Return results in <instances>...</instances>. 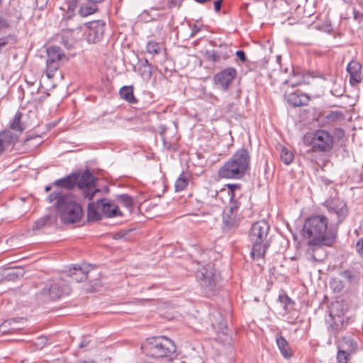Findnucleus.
Segmentation results:
<instances>
[{
    "mask_svg": "<svg viewBox=\"0 0 363 363\" xmlns=\"http://www.w3.org/2000/svg\"><path fill=\"white\" fill-rule=\"evenodd\" d=\"M334 312L330 313V319L328 320V332L329 333V341L331 340L332 337H337V335L340 331L345 330L347 322L345 321L343 316L340 315H335Z\"/></svg>",
    "mask_w": 363,
    "mask_h": 363,
    "instance_id": "obj_15",
    "label": "nucleus"
},
{
    "mask_svg": "<svg viewBox=\"0 0 363 363\" xmlns=\"http://www.w3.org/2000/svg\"><path fill=\"white\" fill-rule=\"evenodd\" d=\"M15 323L16 320L14 319H9L5 320L0 325V333L6 334L9 333L13 330H15L16 328L12 325Z\"/></svg>",
    "mask_w": 363,
    "mask_h": 363,
    "instance_id": "obj_35",
    "label": "nucleus"
},
{
    "mask_svg": "<svg viewBox=\"0 0 363 363\" xmlns=\"http://www.w3.org/2000/svg\"><path fill=\"white\" fill-rule=\"evenodd\" d=\"M189 184V178L184 174L179 175L175 182L174 188L176 191H182L185 189Z\"/></svg>",
    "mask_w": 363,
    "mask_h": 363,
    "instance_id": "obj_32",
    "label": "nucleus"
},
{
    "mask_svg": "<svg viewBox=\"0 0 363 363\" xmlns=\"http://www.w3.org/2000/svg\"><path fill=\"white\" fill-rule=\"evenodd\" d=\"M311 258L313 259V260H316L317 259L315 258V255H311Z\"/></svg>",
    "mask_w": 363,
    "mask_h": 363,
    "instance_id": "obj_59",
    "label": "nucleus"
},
{
    "mask_svg": "<svg viewBox=\"0 0 363 363\" xmlns=\"http://www.w3.org/2000/svg\"><path fill=\"white\" fill-rule=\"evenodd\" d=\"M23 275V271L21 268H17L16 271H13L12 272L8 274V276H12L16 277H22Z\"/></svg>",
    "mask_w": 363,
    "mask_h": 363,
    "instance_id": "obj_47",
    "label": "nucleus"
},
{
    "mask_svg": "<svg viewBox=\"0 0 363 363\" xmlns=\"http://www.w3.org/2000/svg\"><path fill=\"white\" fill-rule=\"evenodd\" d=\"M47 201L54 203L56 213L64 223H76L82 217V206L73 196H63L58 192H51L47 197Z\"/></svg>",
    "mask_w": 363,
    "mask_h": 363,
    "instance_id": "obj_2",
    "label": "nucleus"
},
{
    "mask_svg": "<svg viewBox=\"0 0 363 363\" xmlns=\"http://www.w3.org/2000/svg\"><path fill=\"white\" fill-rule=\"evenodd\" d=\"M138 73L143 79L148 81L152 77V67L144 65H139Z\"/></svg>",
    "mask_w": 363,
    "mask_h": 363,
    "instance_id": "obj_36",
    "label": "nucleus"
},
{
    "mask_svg": "<svg viewBox=\"0 0 363 363\" xmlns=\"http://www.w3.org/2000/svg\"><path fill=\"white\" fill-rule=\"evenodd\" d=\"M49 0H35L36 6L39 8L40 10H43Z\"/></svg>",
    "mask_w": 363,
    "mask_h": 363,
    "instance_id": "obj_46",
    "label": "nucleus"
},
{
    "mask_svg": "<svg viewBox=\"0 0 363 363\" xmlns=\"http://www.w3.org/2000/svg\"><path fill=\"white\" fill-rule=\"evenodd\" d=\"M87 28L86 40L89 43H96L101 40L105 33V23L103 21H95L85 24Z\"/></svg>",
    "mask_w": 363,
    "mask_h": 363,
    "instance_id": "obj_12",
    "label": "nucleus"
},
{
    "mask_svg": "<svg viewBox=\"0 0 363 363\" xmlns=\"http://www.w3.org/2000/svg\"><path fill=\"white\" fill-rule=\"evenodd\" d=\"M82 189V194L85 199H88L91 200L95 194L99 191V190L96 188L95 184L89 187H85Z\"/></svg>",
    "mask_w": 363,
    "mask_h": 363,
    "instance_id": "obj_39",
    "label": "nucleus"
},
{
    "mask_svg": "<svg viewBox=\"0 0 363 363\" xmlns=\"http://www.w3.org/2000/svg\"><path fill=\"white\" fill-rule=\"evenodd\" d=\"M270 226L264 220L254 223L249 233L252 245L251 255L253 259L263 257L270 245L269 233Z\"/></svg>",
    "mask_w": 363,
    "mask_h": 363,
    "instance_id": "obj_4",
    "label": "nucleus"
},
{
    "mask_svg": "<svg viewBox=\"0 0 363 363\" xmlns=\"http://www.w3.org/2000/svg\"><path fill=\"white\" fill-rule=\"evenodd\" d=\"M50 216H46L43 218H40L38 220L35 221V224L33 226V230H40L43 228L47 222L50 220Z\"/></svg>",
    "mask_w": 363,
    "mask_h": 363,
    "instance_id": "obj_41",
    "label": "nucleus"
},
{
    "mask_svg": "<svg viewBox=\"0 0 363 363\" xmlns=\"http://www.w3.org/2000/svg\"><path fill=\"white\" fill-rule=\"evenodd\" d=\"M0 140L4 146L8 149L16 143L18 140V135L12 133L10 130H4L0 132Z\"/></svg>",
    "mask_w": 363,
    "mask_h": 363,
    "instance_id": "obj_22",
    "label": "nucleus"
},
{
    "mask_svg": "<svg viewBox=\"0 0 363 363\" xmlns=\"http://www.w3.org/2000/svg\"><path fill=\"white\" fill-rule=\"evenodd\" d=\"M294 154L290 150L284 147L281 152V160L286 164H291L294 160Z\"/></svg>",
    "mask_w": 363,
    "mask_h": 363,
    "instance_id": "obj_38",
    "label": "nucleus"
},
{
    "mask_svg": "<svg viewBox=\"0 0 363 363\" xmlns=\"http://www.w3.org/2000/svg\"><path fill=\"white\" fill-rule=\"evenodd\" d=\"M361 18L363 21V13L361 14Z\"/></svg>",
    "mask_w": 363,
    "mask_h": 363,
    "instance_id": "obj_61",
    "label": "nucleus"
},
{
    "mask_svg": "<svg viewBox=\"0 0 363 363\" xmlns=\"http://www.w3.org/2000/svg\"><path fill=\"white\" fill-rule=\"evenodd\" d=\"M339 275L345 280V283L348 288L357 284L360 280V273L354 267L340 271Z\"/></svg>",
    "mask_w": 363,
    "mask_h": 363,
    "instance_id": "obj_19",
    "label": "nucleus"
},
{
    "mask_svg": "<svg viewBox=\"0 0 363 363\" xmlns=\"http://www.w3.org/2000/svg\"><path fill=\"white\" fill-rule=\"evenodd\" d=\"M302 235L310 246H331L337 237V229L329 225L324 215H313L305 220Z\"/></svg>",
    "mask_w": 363,
    "mask_h": 363,
    "instance_id": "obj_1",
    "label": "nucleus"
},
{
    "mask_svg": "<svg viewBox=\"0 0 363 363\" xmlns=\"http://www.w3.org/2000/svg\"><path fill=\"white\" fill-rule=\"evenodd\" d=\"M146 50L149 54L155 55L160 52L161 46L155 41H149L146 45Z\"/></svg>",
    "mask_w": 363,
    "mask_h": 363,
    "instance_id": "obj_37",
    "label": "nucleus"
},
{
    "mask_svg": "<svg viewBox=\"0 0 363 363\" xmlns=\"http://www.w3.org/2000/svg\"><path fill=\"white\" fill-rule=\"evenodd\" d=\"M76 184L79 189H84L94 185V177L93 174L89 170L84 171L81 177L79 176Z\"/></svg>",
    "mask_w": 363,
    "mask_h": 363,
    "instance_id": "obj_24",
    "label": "nucleus"
},
{
    "mask_svg": "<svg viewBox=\"0 0 363 363\" xmlns=\"http://www.w3.org/2000/svg\"><path fill=\"white\" fill-rule=\"evenodd\" d=\"M284 84H289L290 86H291L292 87H294V86H298L300 82H291L290 80H285L284 82Z\"/></svg>",
    "mask_w": 363,
    "mask_h": 363,
    "instance_id": "obj_54",
    "label": "nucleus"
},
{
    "mask_svg": "<svg viewBox=\"0 0 363 363\" xmlns=\"http://www.w3.org/2000/svg\"><path fill=\"white\" fill-rule=\"evenodd\" d=\"M237 74L234 67H228L219 72L214 76V82L224 91L228 90Z\"/></svg>",
    "mask_w": 363,
    "mask_h": 363,
    "instance_id": "obj_16",
    "label": "nucleus"
},
{
    "mask_svg": "<svg viewBox=\"0 0 363 363\" xmlns=\"http://www.w3.org/2000/svg\"><path fill=\"white\" fill-rule=\"evenodd\" d=\"M122 215L118 206L108 199H101L88 205L87 217L89 220H99L103 216L113 218Z\"/></svg>",
    "mask_w": 363,
    "mask_h": 363,
    "instance_id": "obj_5",
    "label": "nucleus"
},
{
    "mask_svg": "<svg viewBox=\"0 0 363 363\" xmlns=\"http://www.w3.org/2000/svg\"><path fill=\"white\" fill-rule=\"evenodd\" d=\"M23 116V114L20 111H17L12 120V121L10 123V128L18 131L19 133H21L24 130V126L22 124L21 120Z\"/></svg>",
    "mask_w": 363,
    "mask_h": 363,
    "instance_id": "obj_27",
    "label": "nucleus"
},
{
    "mask_svg": "<svg viewBox=\"0 0 363 363\" xmlns=\"http://www.w3.org/2000/svg\"><path fill=\"white\" fill-rule=\"evenodd\" d=\"M325 119L328 123H333L343 120L344 116L340 111H332L325 116Z\"/></svg>",
    "mask_w": 363,
    "mask_h": 363,
    "instance_id": "obj_34",
    "label": "nucleus"
},
{
    "mask_svg": "<svg viewBox=\"0 0 363 363\" xmlns=\"http://www.w3.org/2000/svg\"><path fill=\"white\" fill-rule=\"evenodd\" d=\"M324 182H325V183L326 184H328L329 183H330V182L329 180H326V181H324Z\"/></svg>",
    "mask_w": 363,
    "mask_h": 363,
    "instance_id": "obj_60",
    "label": "nucleus"
},
{
    "mask_svg": "<svg viewBox=\"0 0 363 363\" xmlns=\"http://www.w3.org/2000/svg\"><path fill=\"white\" fill-rule=\"evenodd\" d=\"M228 189L226 190L225 189H220V192L218 193V191L216 192V196L218 198L220 196V199L223 200L222 196H226L227 199L229 200H232L234 196V189L237 187V185L235 184H228L227 185Z\"/></svg>",
    "mask_w": 363,
    "mask_h": 363,
    "instance_id": "obj_31",
    "label": "nucleus"
},
{
    "mask_svg": "<svg viewBox=\"0 0 363 363\" xmlns=\"http://www.w3.org/2000/svg\"><path fill=\"white\" fill-rule=\"evenodd\" d=\"M69 293V289L67 286H65L64 287H62L57 283L47 285L42 290L43 296L53 301L60 298L63 295L68 294Z\"/></svg>",
    "mask_w": 363,
    "mask_h": 363,
    "instance_id": "obj_17",
    "label": "nucleus"
},
{
    "mask_svg": "<svg viewBox=\"0 0 363 363\" xmlns=\"http://www.w3.org/2000/svg\"><path fill=\"white\" fill-rule=\"evenodd\" d=\"M362 13H359V11H356L355 9L353 10V17H354V19L355 20H358L359 18H361V14Z\"/></svg>",
    "mask_w": 363,
    "mask_h": 363,
    "instance_id": "obj_53",
    "label": "nucleus"
},
{
    "mask_svg": "<svg viewBox=\"0 0 363 363\" xmlns=\"http://www.w3.org/2000/svg\"><path fill=\"white\" fill-rule=\"evenodd\" d=\"M89 342H90V341H89V340H88L87 337H83L80 343L79 344V347L84 348L89 345Z\"/></svg>",
    "mask_w": 363,
    "mask_h": 363,
    "instance_id": "obj_50",
    "label": "nucleus"
},
{
    "mask_svg": "<svg viewBox=\"0 0 363 363\" xmlns=\"http://www.w3.org/2000/svg\"><path fill=\"white\" fill-rule=\"evenodd\" d=\"M304 143L311 145L319 152H329L333 147V137L327 130L319 129L313 133H308L304 136Z\"/></svg>",
    "mask_w": 363,
    "mask_h": 363,
    "instance_id": "obj_7",
    "label": "nucleus"
},
{
    "mask_svg": "<svg viewBox=\"0 0 363 363\" xmlns=\"http://www.w3.org/2000/svg\"><path fill=\"white\" fill-rule=\"evenodd\" d=\"M238 206L235 203H231L223 211V230L229 231L235 228L239 225V219L238 218Z\"/></svg>",
    "mask_w": 363,
    "mask_h": 363,
    "instance_id": "obj_14",
    "label": "nucleus"
},
{
    "mask_svg": "<svg viewBox=\"0 0 363 363\" xmlns=\"http://www.w3.org/2000/svg\"><path fill=\"white\" fill-rule=\"evenodd\" d=\"M196 277L206 293L216 290L218 276L211 264L203 265L201 269H198Z\"/></svg>",
    "mask_w": 363,
    "mask_h": 363,
    "instance_id": "obj_9",
    "label": "nucleus"
},
{
    "mask_svg": "<svg viewBox=\"0 0 363 363\" xmlns=\"http://www.w3.org/2000/svg\"><path fill=\"white\" fill-rule=\"evenodd\" d=\"M199 31H200V28L197 26L194 25L191 30V36L194 35L196 33H197Z\"/></svg>",
    "mask_w": 363,
    "mask_h": 363,
    "instance_id": "obj_55",
    "label": "nucleus"
},
{
    "mask_svg": "<svg viewBox=\"0 0 363 363\" xmlns=\"http://www.w3.org/2000/svg\"><path fill=\"white\" fill-rule=\"evenodd\" d=\"M9 43L8 37L0 38V52L2 48H4Z\"/></svg>",
    "mask_w": 363,
    "mask_h": 363,
    "instance_id": "obj_51",
    "label": "nucleus"
},
{
    "mask_svg": "<svg viewBox=\"0 0 363 363\" xmlns=\"http://www.w3.org/2000/svg\"><path fill=\"white\" fill-rule=\"evenodd\" d=\"M89 266L84 265L78 267L74 265L69 269V277L75 282H82L86 280L88 277Z\"/></svg>",
    "mask_w": 363,
    "mask_h": 363,
    "instance_id": "obj_20",
    "label": "nucleus"
},
{
    "mask_svg": "<svg viewBox=\"0 0 363 363\" xmlns=\"http://www.w3.org/2000/svg\"><path fill=\"white\" fill-rule=\"evenodd\" d=\"M287 102L293 106H303L308 104L310 97L306 94L294 92L286 96Z\"/></svg>",
    "mask_w": 363,
    "mask_h": 363,
    "instance_id": "obj_21",
    "label": "nucleus"
},
{
    "mask_svg": "<svg viewBox=\"0 0 363 363\" xmlns=\"http://www.w3.org/2000/svg\"><path fill=\"white\" fill-rule=\"evenodd\" d=\"M279 301L283 306L284 309L286 312H289L293 309L294 306V301L290 298L286 294H282L279 296Z\"/></svg>",
    "mask_w": 363,
    "mask_h": 363,
    "instance_id": "obj_29",
    "label": "nucleus"
},
{
    "mask_svg": "<svg viewBox=\"0 0 363 363\" xmlns=\"http://www.w3.org/2000/svg\"><path fill=\"white\" fill-rule=\"evenodd\" d=\"M121 97L130 104H136L138 100L133 94V87L132 86H125L120 89Z\"/></svg>",
    "mask_w": 363,
    "mask_h": 363,
    "instance_id": "obj_26",
    "label": "nucleus"
},
{
    "mask_svg": "<svg viewBox=\"0 0 363 363\" xmlns=\"http://www.w3.org/2000/svg\"><path fill=\"white\" fill-rule=\"evenodd\" d=\"M79 174L72 173L55 181L52 182L54 190L52 192H58L63 196H72L67 191L73 189L76 186Z\"/></svg>",
    "mask_w": 363,
    "mask_h": 363,
    "instance_id": "obj_11",
    "label": "nucleus"
},
{
    "mask_svg": "<svg viewBox=\"0 0 363 363\" xmlns=\"http://www.w3.org/2000/svg\"><path fill=\"white\" fill-rule=\"evenodd\" d=\"M358 255L363 258V238L359 239L356 244Z\"/></svg>",
    "mask_w": 363,
    "mask_h": 363,
    "instance_id": "obj_44",
    "label": "nucleus"
},
{
    "mask_svg": "<svg viewBox=\"0 0 363 363\" xmlns=\"http://www.w3.org/2000/svg\"><path fill=\"white\" fill-rule=\"evenodd\" d=\"M223 0H216L214 2V9L216 12L220 11Z\"/></svg>",
    "mask_w": 363,
    "mask_h": 363,
    "instance_id": "obj_52",
    "label": "nucleus"
},
{
    "mask_svg": "<svg viewBox=\"0 0 363 363\" xmlns=\"http://www.w3.org/2000/svg\"><path fill=\"white\" fill-rule=\"evenodd\" d=\"M276 342L282 356L286 359L290 358L293 353L286 338L281 335H277Z\"/></svg>",
    "mask_w": 363,
    "mask_h": 363,
    "instance_id": "obj_23",
    "label": "nucleus"
},
{
    "mask_svg": "<svg viewBox=\"0 0 363 363\" xmlns=\"http://www.w3.org/2000/svg\"><path fill=\"white\" fill-rule=\"evenodd\" d=\"M60 62L57 61L46 60L45 74L48 79H52L55 73L58 70Z\"/></svg>",
    "mask_w": 363,
    "mask_h": 363,
    "instance_id": "obj_28",
    "label": "nucleus"
},
{
    "mask_svg": "<svg viewBox=\"0 0 363 363\" xmlns=\"http://www.w3.org/2000/svg\"><path fill=\"white\" fill-rule=\"evenodd\" d=\"M333 308H335V306H333ZM333 311V308H332V310L330 311V312Z\"/></svg>",
    "mask_w": 363,
    "mask_h": 363,
    "instance_id": "obj_62",
    "label": "nucleus"
},
{
    "mask_svg": "<svg viewBox=\"0 0 363 363\" xmlns=\"http://www.w3.org/2000/svg\"><path fill=\"white\" fill-rule=\"evenodd\" d=\"M139 65H144L147 67H152V65L150 64L149 61L147 59H144L141 60Z\"/></svg>",
    "mask_w": 363,
    "mask_h": 363,
    "instance_id": "obj_56",
    "label": "nucleus"
},
{
    "mask_svg": "<svg viewBox=\"0 0 363 363\" xmlns=\"http://www.w3.org/2000/svg\"><path fill=\"white\" fill-rule=\"evenodd\" d=\"M346 4H351L352 0H342Z\"/></svg>",
    "mask_w": 363,
    "mask_h": 363,
    "instance_id": "obj_58",
    "label": "nucleus"
},
{
    "mask_svg": "<svg viewBox=\"0 0 363 363\" xmlns=\"http://www.w3.org/2000/svg\"><path fill=\"white\" fill-rule=\"evenodd\" d=\"M11 28V23L9 19L0 16V33H4Z\"/></svg>",
    "mask_w": 363,
    "mask_h": 363,
    "instance_id": "obj_42",
    "label": "nucleus"
},
{
    "mask_svg": "<svg viewBox=\"0 0 363 363\" xmlns=\"http://www.w3.org/2000/svg\"><path fill=\"white\" fill-rule=\"evenodd\" d=\"M117 200L125 206L127 208L131 210L133 208V199L128 194H120L116 196Z\"/></svg>",
    "mask_w": 363,
    "mask_h": 363,
    "instance_id": "obj_33",
    "label": "nucleus"
},
{
    "mask_svg": "<svg viewBox=\"0 0 363 363\" xmlns=\"http://www.w3.org/2000/svg\"><path fill=\"white\" fill-rule=\"evenodd\" d=\"M1 3H2V0H0V5L1 4Z\"/></svg>",
    "mask_w": 363,
    "mask_h": 363,
    "instance_id": "obj_64",
    "label": "nucleus"
},
{
    "mask_svg": "<svg viewBox=\"0 0 363 363\" xmlns=\"http://www.w3.org/2000/svg\"><path fill=\"white\" fill-rule=\"evenodd\" d=\"M60 43L65 46L68 50H70L74 46V40L73 38L69 36H66L62 35L61 36Z\"/></svg>",
    "mask_w": 363,
    "mask_h": 363,
    "instance_id": "obj_40",
    "label": "nucleus"
},
{
    "mask_svg": "<svg viewBox=\"0 0 363 363\" xmlns=\"http://www.w3.org/2000/svg\"><path fill=\"white\" fill-rule=\"evenodd\" d=\"M337 353V360L339 363H347L350 356L358 350V344L352 335H347L336 341Z\"/></svg>",
    "mask_w": 363,
    "mask_h": 363,
    "instance_id": "obj_8",
    "label": "nucleus"
},
{
    "mask_svg": "<svg viewBox=\"0 0 363 363\" xmlns=\"http://www.w3.org/2000/svg\"><path fill=\"white\" fill-rule=\"evenodd\" d=\"M31 140H37L35 145L40 143V137L39 135H30L27 136L25 139V143H28Z\"/></svg>",
    "mask_w": 363,
    "mask_h": 363,
    "instance_id": "obj_48",
    "label": "nucleus"
},
{
    "mask_svg": "<svg viewBox=\"0 0 363 363\" xmlns=\"http://www.w3.org/2000/svg\"><path fill=\"white\" fill-rule=\"evenodd\" d=\"M147 355L155 358L169 357L176 352L174 342L164 336L147 338L144 347Z\"/></svg>",
    "mask_w": 363,
    "mask_h": 363,
    "instance_id": "obj_6",
    "label": "nucleus"
},
{
    "mask_svg": "<svg viewBox=\"0 0 363 363\" xmlns=\"http://www.w3.org/2000/svg\"><path fill=\"white\" fill-rule=\"evenodd\" d=\"M334 135L339 139L341 140L345 136V131L342 128H335L334 130Z\"/></svg>",
    "mask_w": 363,
    "mask_h": 363,
    "instance_id": "obj_45",
    "label": "nucleus"
},
{
    "mask_svg": "<svg viewBox=\"0 0 363 363\" xmlns=\"http://www.w3.org/2000/svg\"><path fill=\"white\" fill-rule=\"evenodd\" d=\"M160 135L162 139L164 145L166 147L169 148L171 143L168 141V138L167 135V129L165 128H162Z\"/></svg>",
    "mask_w": 363,
    "mask_h": 363,
    "instance_id": "obj_43",
    "label": "nucleus"
},
{
    "mask_svg": "<svg viewBox=\"0 0 363 363\" xmlns=\"http://www.w3.org/2000/svg\"><path fill=\"white\" fill-rule=\"evenodd\" d=\"M232 50L227 45H220L218 48L206 50L205 59L213 65L220 64L232 55Z\"/></svg>",
    "mask_w": 363,
    "mask_h": 363,
    "instance_id": "obj_13",
    "label": "nucleus"
},
{
    "mask_svg": "<svg viewBox=\"0 0 363 363\" xmlns=\"http://www.w3.org/2000/svg\"><path fill=\"white\" fill-rule=\"evenodd\" d=\"M47 60H53L60 62L65 55L58 46H51L47 50Z\"/></svg>",
    "mask_w": 363,
    "mask_h": 363,
    "instance_id": "obj_25",
    "label": "nucleus"
},
{
    "mask_svg": "<svg viewBox=\"0 0 363 363\" xmlns=\"http://www.w3.org/2000/svg\"><path fill=\"white\" fill-rule=\"evenodd\" d=\"M330 286L335 293L342 292L347 286L344 281L337 277L331 279L330 281Z\"/></svg>",
    "mask_w": 363,
    "mask_h": 363,
    "instance_id": "obj_30",
    "label": "nucleus"
},
{
    "mask_svg": "<svg viewBox=\"0 0 363 363\" xmlns=\"http://www.w3.org/2000/svg\"><path fill=\"white\" fill-rule=\"evenodd\" d=\"M250 155L247 150H238L219 169L218 175L223 179H240L250 167Z\"/></svg>",
    "mask_w": 363,
    "mask_h": 363,
    "instance_id": "obj_3",
    "label": "nucleus"
},
{
    "mask_svg": "<svg viewBox=\"0 0 363 363\" xmlns=\"http://www.w3.org/2000/svg\"><path fill=\"white\" fill-rule=\"evenodd\" d=\"M54 189V186L52 185V184H50V185H48V186H45V191L46 192H48V191H50L51 189Z\"/></svg>",
    "mask_w": 363,
    "mask_h": 363,
    "instance_id": "obj_57",
    "label": "nucleus"
},
{
    "mask_svg": "<svg viewBox=\"0 0 363 363\" xmlns=\"http://www.w3.org/2000/svg\"><path fill=\"white\" fill-rule=\"evenodd\" d=\"M323 205L330 214L336 216L335 225L337 228L348 215V208L346 202L339 197H334L325 200Z\"/></svg>",
    "mask_w": 363,
    "mask_h": 363,
    "instance_id": "obj_10",
    "label": "nucleus"
},
{
    "mask_svg": "<svg viewBox=\"0 0 363 363\" xmlns=\"http://www.w3.org/2000/svg\"><path fill=\"white\" fill-rule=\"evenodd\" d=\"M235 55L242 62H245L247 61V58H246L245 53L244 51L238 50V51H236Z\"/></svg>",
    "mask_w": 363,
    "mask_h": 363,
    "instance_id": "obj_49",
    "label": "nucleus"
},
{
    "mask_svg": "<svg viewBox=\"0 0 363 363\" xmlns=\"http://www.w3.org/2000/svg\"><path fill=\"white\" fill-rule=\"evenodd\" d=\"M289 323H292V324H294L295 323L293 321V322H291V321H289Z\"/></svg>",
    "mask_w": 363,
    "mask_h": 363,
    "instance_id": "obj_63",
    "label": "nucleus"
},
{
    "mask_svg": "<svg viewBox=\"0 0 363 363\" xmlns=\"http://www.w3.org/2000/svg\"><path fill=\"white\" fill-rule=\"evenodd\" d=\"M362 65L357 61L352 60L347 66V71L350 74V82L354 86L362 81Z\"/></svg>",
    "mask_w": 363,
    "mask_h": 363,
    "instance_id": "obj_18",
    "label": "nucleus"
}]
</instances>
